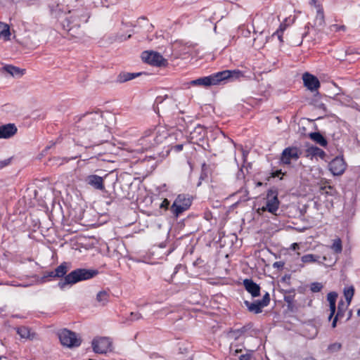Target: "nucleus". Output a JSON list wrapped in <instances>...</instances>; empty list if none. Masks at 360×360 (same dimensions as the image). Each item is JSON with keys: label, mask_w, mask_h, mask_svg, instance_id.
<instances>
[{"label": "nucleus", "mask_w": 360, "mask_h": 360, "mask_svg": "<svg viewBox=\"0 0 360 360\" xmlns=\"http://www.w3.org/2000/svg\"><path fill=\"white\" fill-rule=\"evenodd\" d=\"M155 165H156V164H155H155H152V165H151V167H154V166H155Z\"/></svg>", "instance_id": "obj_55"}, {"label": "nucleus", "mask_w": 360, "mask_h": 360, "mask_svg": "<svg viewBox=\"0 0 360 360\" xmlns=\"http://www.w3.org/2000/svg\"><path fill=\"white\" fill-rule=\"evenodd\" d=\"M302 79L304 86L311 91L317 90L320 86L318 78L309 72L302 75Z\"/></svg>", "instance_id": "obj_13"}, {"label": "nucleus", "mask_w": 360, "mask_h": 360, "mask_svg": "<svg viewBox=\"0 0 360 360\" xmlns=\"http://www.w3.org/2000/svg\"><path fill=\"white\" fill-rule=\"evenodd\" d=\"M281 174H282V172H281V169L276 170V171H275V172L271 173V176L272 177H276V176H278Z\"/></svg>", "instance_id": "obj_48"}, {"label": "nucleus", "mask_w": 360, "mask_h": 360, "mask_svg": "<svg viewBox=\"0 0 360 360\" xmlns=\"http://www.w3.org/2000/svg\"><path fill=\"white\" fill-rule=\"evenodd\" d=\"M342 348V345L340 342H334L328 347V351L330 353H335L339 352Z\"/></svg>", "instance_id": "obj_32"}, {"label": "nucleus", "mask_w": 360, "mask_h": 360, "mask_svg": "<svg viewBox=\"0 0 360 360\" xmlns=\"http://www.w3.org/2000/svg\"><path fill=\"white\" fill-rule=\"evenodd\" d=\"M295 295H288L284 296V301L287 302L288 304H290L293 302Z\"/></svg>", "instance_id": "obj_40"}, {"label": "nucleus", "mask_w": 360, "mask_h": 360, "mask_svg": "<svg viewBox=\"0 0 360 360\" xmlns=\"http://www.w3.org/2000/svg\"><path fill=\"white\" fill-rule=\"evenodd\" d=\"M11 32L8 25L0 22V38L7 41L10 39Z\"/></svg>", "instance_id": "obj_23"}, {"label": "nucleus", "mask_w": 360, "mask_h": 360, "mask_svg": "<svg viewBox=\"0 0 360 360\" xmlns=\"http://www.w3.org/2000/svg\"><path fill=\"white\" fill-rule=\"evenodd\" d=\"M323 261L326 260V257L325 256H324V257H323Z\"/></svg>", "instance_id": "obj_56"}, {"label": "nucleus", "mask_w": 360, "mask_h": 360, "mask_svg": "<svg viewBox=\"0 0 360 360\" xmlns=\"http://www.w3.org/2000/svg\"><path fill=\"white\" fill-rule=\"evenodd\" d=\"M141 73H131V72H121L117 77V81L120 83H124L127 81L131 80L136 77L139 76Z\"/></svg>", "instance_id": "obj_19"}, {"label": "nucleus", "mask_w": 360, "mask_h": 360, "mask_svg": "<svg viewBox=\"0 0 360 360\" xmlns=\"http://www.w3.org/2000/svg\"><path fill=\"white\" fill-rule=\"evenodd\" d=\"M325 19L324 14L322 8H319L317 10L316 15L314 20V27H316L317 28H321L324 26Z\"/></svg>", "instance_id": "obj_22"}, {"label": "nucleus", "mask_w": 360, "mask_h": 360, "mask_svg": "<svg viewBox=\"0 0 360 360\" xmlns=\"http://www.w3.org/2000/svg\"><path fill=\"white\" fill-rule=\"evenodd\" d=\"M347 306H348V305H347H347H345V303H344V306L341 305V311H345V310H346V309H347Z\"/></svg>", "instance_id": "obj_52"}, {"label": "nucleus", "mask_w": 360, "mask_h": 360, "mask_svg": "<svg viewBox=\"0 0 360 360\" xmlns=\"http://www.w3.org/2000/svg\"><path fill=\"white\" fill-rule=\"evenodd\" d=\"M130 37H131V34H129V35L127 36V37H124V39L120 38V40H121V41H122V40H126L127 39H129V38H130Z\"/></svg>", "instance_id": "obj_53"}, {"label": "nucleus", "mask_w": 360, "mask_h": 360, "mask_svg": "<svg viewBox=\"0 0 360 360\" xmlns=\"http://www.w3.org/2000/svg\"><path fill=\"white\" fill-rule=\"evenodd\" d=\"M130 320L131 321H136V320H139L142 318V316L140 313L139 312H131L130 314Z\"/></svg>", "instance_id": "obj_37"}, {"label": "nucleus", "mask_w": 360, "mask_h": 360, "mask_svg": "<svg viewBox=\"0 0 360 360\" xmlns=\"http://www.w3.org/2000/svg\"><path fill=\"white\" fill-rule=\"evenodd\" d=\"M323 288V285L321 283L314 282L311 284L310 290L313 292H319Z\"/></svg>", "instance_id": "obj_34"}, {"label": "nucleus", "mask_w": 360, "mask_h": 360, "mask_svg": "<svg viewBox=\"0 0 360 360\" xmlns=\"http://www.w3.org/2000/svg\"><path fill=\"white\" fill-rule=\"evenodd\" d=\"M243 285L245 290L253 297H258L260 295V287L252 279H245Z\"/></svg>", "instance_id": "obj_15"}, {"label": "nucleus", "mask_w": 360, "mask_h": 360, "mask_svg": "<svg viewBox=\"0 0 360 360\" xmlns=\"http://www.w3.org/2000/svg\"><path fill=\"white\" fill-rule=\"evenodd\" d=\"M328 167L334 176H339L345 172L347 164L342 157L338 156L331 160Z\"/></svg>", "instance_id": "obj_10"}, {"label": "nucleus", "mask_w": 360, "mask_h": 360, "mask_svg": "<svg viewBox=\"0 0 360 360\" xmlns=\"http://www.w3.org/2000/svg\"><path fill=\"white\" fill-rule=\"evenodd\" d=\"M284 265V263L282 262H276L273 266L274 267H276V268H282Z\"/></svg>", "instance_id": "obj_46"}, {"label": "nucleus", "mask_w": 360, "mask_h": 360, "mask_svg": "<svg viewBox=\"0 0 360 360\" xmlns=\"http://www.w3.org/2000/svg\"><path fill=\"white\" fill-rule=\"evenodd\" d=\"M4 70L13 77L22 76L25 70H22L13 65H7L4 67Z\"/></svg>", "instance_id": "obj_20"}, {"label": "nucleus", "mask_w": 360, "mask_h": 360, "mask_svg": "<svg viewBox=\"0 0 360 360\" xmlns=\"http://www.w3.org/2000/svg\"><path fill=\"white\" fill-rule=\"evenodd\" d=\"M204 131L205 129L201 125H198L195 129V132H198L199 134H200L201 132Z\"/></svg>", "instance_id": "obj_44"}, {"label": "nucleus", "mask_w": 360, "mask_h": 360, "mask_svg": "<svg viewBox=\"0 0 360 360\" xmlns=\"http://www.w3.org/2000/svg\"><path fill=\"white\" fill-rule=\"evenodd\" d=\"M68 271V263L63 262L55 269V275H56L57 278H62L66 275Z\"/></svg>", "instance_id": "obj_25"}, {"label": "nucleus", "mask_w": 360, "mask_h": 360, "mask_svg": "<svg viewBox=\"0 0 360 360\" xmlns=\"http://www.w3.org/2000/svg\"><path fill=\"white\" fill-rule=\"evenodd\" d=\"M280 202L278 199V192L276 189H269L266 195V205L263 206L260 210L262 212L268 211L269 212L276 214L278 210Z\"/></svg>", "instance_id": "obj_8"}, {"label": "nucleus", "mask_w": 360, "mask_h": 360, "mask_svg": "<svg viewBox=\"0 0 360 360\" xmlns=\"http://www.w3.org/2000/svg\"><path fill=\"white\" fill-rule=\"evenodd\" d=\"M169 205V201L167 199H164L162 201V202L160 205V207L167 210L168 208Z\"/></svg>", "instance_id": "obj_41"}, {"label": "nucleus", "mask_w": 360, "mask_h": 360, "mask_svg": "<svg viewBox=\"0 0 360 360\" xmlns=\"http://www.w3.org/2000/svg\"><path fill=\"white\" fill-rule=\"evenodd\" d=\"M11 162V159H6L2 161H0V169L8 165Z\"/></svg>", "instance_id": "obj_42"}, {"label": "nucleus", "mask_w": 360, "mask_h": 360, "mask_svg": "<svg viewBox=\"0 0 360 360\" xmlns=\"http://www.w3.org/2000/svg\"><path fill=\"white\" fill-rule=\"evenodd\" d=\"M291 248H292V250H296V249H297V248H299V244H298V243H292V244L291 245Z\"/></svg>", "instance_id": "obj_49"}, {"label": "nucleus", "mask_w": 360, "mask_h": 360, "mask_svg": "<svg viewBox=\"0 0 360 360\" xmlns=\"http://www.w3.org/2000/svg\"><path fill=\"white\" fill-rule=\"evenodd\" d=\"M52 160L56 161V164L63 165L64 162H67L68 161V159L66 158H53L52 159Z\"/></svg>", "instance_id": "obj_39"}, {"label": "nucleus", "mask_w": 360, "mask_h": 360, "mask_svg": "<svg viewBox=\"0 0 360 360\" xmlns=\"http://www.w3.org/2000/svg\"><path fill=\"white\" fill-rule=\"evenodd\" d=\"M109 294L105 290L100 291L96 295V300L101 306H105L109 302Z\"/></svg>", "instance_id": "obj_24"}, {"label": "nucleus", "mask_w": 360, "mask_h": 360, "mask_svg": "<svg viewBox=\"0 0 360 360\" xmlns=\"http://www.w3.org/2000/svg\"><path fill=\"white\" fill-rule=\"evenodd\" d=\"M191 203L192 200L188 195L179 194L172 205L171 211L175 217H178L191 207Z\"/></svg>", "instance_id": "obj_6"}, {"label": "nucleus", "mask_w": 360, "mask_h": 360, "mask_svg": "<svg viewBox=\"0 0 360 360\" xmlns=\"http://www.w3.org/2000/svg\"><path fill=\"white\" fill-rule=\"evenodd\" d=\"M248 36V32H245V37Z\"/></svg>", "instance_id": "obj_59"}, {"label": "nucleus", "mask_w": 360, "mask_h": 360, "mask_svg": "<svg viewBox=\"0 0 360 360\" xmlns=\"http://www.w3.org/2000/svg\"><path fill=\"white\" fill-rule=\"evenodd\" d=\"M182 148H183V146L182 145H176L175 146V149H176V151H180V150H182Z\"/></svg>", "instance_id": "obj_50"}, {"label": "nucleus", "mask_w": 360, "mask_h": 360, "mask_svg": "<svg viewBox=\"0 0 360 360\" xmlns=\"http://www.w3.org/2000/svg\"><path fill=\"white\" fill-rule=\"evenodd\" d=\"M299 158L300 153L297 147H288L283 150L280 160L283 165H290L292 160H297Z\"/></svg>", "instance_id": "obj_11"}, {"label": "nucleus", "mask_w": 360, "mask_h": 360, "mask_svg": "<svg viewBox=\"0 0 360 360\" xmlns=\"http://www.w3.org/2000/svg\"><path fill=\"white\" fill-rule=\"evenodd\" d=\"M248 34H250V30H248L247 31Z\"/></svg>", "instance_id": "obj_57"}, {"label": "nucleus", "mask_w": 360, "mask_h": 360, "mask_svg": "<svg viewBox=\"0 0 360 360\" xmlns=\"http://www.w3.org/2000/svg\"><path fill=\"white\" fill-rule=\"evenodd\" d=\"M357 314H358L359 316H360V309L358 310Z\"/></svg>", "instance_id": "obj_54"}, {"label": "nucleus", "mask_w": 360, "mask_h": 360, "mask_svg": "<svg viewBox=\"0 0 360 360\" xmlns=\"http://www.w3.org/2000/svg\"><path fill=\"white\" fill-rule=\"evenodd\" d=\"M60 343L67 347H76L81 345V339L77 335L70 330L63 328L58 332Z\"/></svg>", "instance_id": "obj_5"}, {"label": "nucleus", "mask_w": 360, "mask_h": 360, "mask_svg": "<svg viewBox=\"0 0 360 360\" xmlns=\"http://www.w3.org/2000/svg\"><path fill=\"white\" fill-rule=\"evenodd\" d=\"M91 346L95 353L105 354L111 350L112 342L109 338H96L92 340Z\"/></svg>", "instance_id": "obj_9"}, {"label": "nucleus", "mask_w": 360, "mask_h": 360, "mask_svg": "<svg viewBox=\"0 0 360 360\" xmlns=\"http://www.w3.org/2000/svg\"><path fill=\"white\" fill-rule=\"evenodd\" d=\"M337 298H338V293L335 292H330L327 295V300L329 302V307H330V315L328 316V320H330L335 313Z\"/></svg>", "instance_id": "obj_16"}, {"label": "nucleus", "mask_w": 360, "mask_h": 360, "mask_svg": "<svg viewBox=\"0 0 360 360\" xmlns=\"http://www.w3.org/2000/svg\"><path fill=\"white\" fill-rule=\"evenodd\" d=\"M57 278L56 275H55V270L46 272L43 276V279H47L48 281H50L49 278Z\"/></svg>", "instance_id": "obj_36"}, {"label": "nucleus", "mask_w": 360, "mask_h": 360, "mask_svg": "<svg viewBox=\"0 0 360 360\" xmlns=\"http://www.w3.org/2000/svg\"><path fill=\"white\" fill-rule=\"evenodd\" d=\"M17 333L22 338H31L30 330L28 327L20 326L17 328Z\"/></svg>", "instance_id": "obj_28"}, {"label": "nucleus", "mask_w": 360, "mask_h": 360, "mask_svg": "<svg viewBox=\"0 0 360 360\" xmlns=\"http://www.w3.org/2000/svg\"><path fill=\"white\" fill-rule=\"evenodd\" d=\"M142 60L151 65L156 67L166 66L167 61L158 52L153 51H145L141 53Z\"/></svg>", "instance_id": "obj_7"}, {"label": "nucleus", "mask_w": 360, "mask_h": 360, "mask_svg": "<svg viewBox=\"0 0 360 360\" xmlns=\"http://www.w3.org/2000/svg\"><path fill=\"white\" fill-rule=\"evenodd\" d=\"M341 305L344 306V301L340 300L338 306V311L332 321V327L334 328L337 326V321L339 319H342L345 315V311H341Z\"/></svg>", "instance_id": "obj_27"}, {"label": "nucleus", "mask_w": 360, "mask_h": 360, "mask_svg": "<svg viewBox=\"0 0 360 360\" xmlns=\"http://www.w3.org/2000/svg\"><path fill=\"white\" fill-rule=\"evenodd\" d=\"M244 304L250 312H252L256 314L261 313L262 311V308L264 307L258 300L253 302L245 300Z\"/></svg>", "instance_id": "obj_17"}, {"label": "nucleus", "mask_w": 360, "mask_h": 360, "mask_svg": "<svg viewBox=\"0 0 360 360\" xmlns=\"http://www.w3.org/2000/svg\"><path fill=\"white\" fill-rule=\"evenodd\" d=\"M329 30L331 32H345L346 31V27L343 25H340L337 24L331 25L329 27Z\"/></svg>", "instance_id": "obj_33"}, {"label": "nucleus", "mask_w": 360, "mask_h": 360, "mask_svg": "<svg viewBox=\"0 0 360 360\" xmlns=\"http://www.w3.org/2000/svg\"><path fill=\"white\" fill-rule=\"evenodd\" d=\"M309 137L321 146L326 147L328 144L327 140L319 132L310 133Z\"/></svg>", "instance_id": "obj_21"}, {"label": "nucleus", "mask_w": 360, "mask_h": 360, "mask_svg": "<svg viewBox=\"0 0 360 360\" xmlns=\"http://www.w3.org/2000/svg\"><path fill=\"white\" fill-rule=\"evenodd\" d=\"M263 34V32H259V36L254 39V45L257 48H261L263 46V44L264 43L263 40L260 41L259 44H257V41L259 39V37H261Z\"/></svg>", "instance_id": "obj_38"}, {"label": "nucleus", "mask_w": 360, "mask_h": 360, "mask_svg": "<svg viewBox=\"0 0 360 360\" xmlns=\"http://www.w3.org/2000/svg\"><path fill=\"white\" fill-rule=\"evenodd\" d=\"M244 77V73L239 70H223L207 77H200L191 81L193 86H210L218 85L222 82H233Z\"/></svg>", "instance_id": "obj_3"}, {"label": "nucleus", "mask_w": 360, "mask_h": 360, "mask_svg": "<svg viewBox=\"0 0 360 360\" xmlns=\"http://www.w3.org/2000/svg\"><path fill=\"white\" fill-rule=\"evenodd\" d=\"M319 108H321V109H323V110H326V106L323 103H321L319 105Z\"/></svg>", "instance_id": "obj_51"}, {"label": "nucleus", "mask_w": 360, "mask_h": 360, "mask_svg": "<svg viewBox=\"0 0 360 360\" xmlns=\"http://www.w3.org/2000/svg\"><path fill=\"white\" fill-rule=\"evenodd\" d=\"M319 256L313 255V254H307L304 255L302 257L301 260L303 263H314L318 262L319 264H323V262H319Z\"/></svg>", "instance_id": "obj_26"}, {"label": "nucleus", "mask_w": 360, "mask_h": 360, "mask_svg": "<svg viewBox=\"0 0 360 360\" xmlns=\"http://www.w3.org/2000/svg\"><path fill=\"white\" fill-rule=\"evenodd\" d=\"M264 307H266L269 305L270 302V295L268 292H266L263 296L262 300H258Z\"/></svg>", "instance_id": "obj_35"}, {"label": "nucleus", "mask_w": 360, "mask_h": 360, "mask_svg": "<svg viewBox=\"0 0 360 360\" xmlns=\"http://www.w3.org/2000/svg\"><path fill=\"white\" fill-rule=\"evenodd\" d=\"M85 182L94 189L103 191L105 189L104 178L96 174L88 175Z\"/></svg>", "instance_id": "obj_12"}, {"label": "nucleus", "mask_w": 360, "mask_h": 360, "mask_svg": "<svg viewBox=\"0 0 360 360\" xmlns=\"http://www.w3.org/2000/svg\"><path fill=\"white\" fill-rule=\"evenodd\" d=\"M18 129L14 124L0 126V139H9L17 133Z\"/></svg>", "instance_id": "obj_14"}, {"label": "nucleus", "mask_w": 360, "mask_h": 360, "mask_svg": "<svg viewBox=\"0 0 360 360\" xmlns=\"http://www.w3.org/2000/svg\"><path fill=\"white\" fill-rule=\"evenodd\" d=\"M98 274L96 270L77 269L66 275L60 280L58 285L60 288H64L67 285H73L78 282L92 278Z\"/></svg>", "instance_id": "obj_4"}, {"label": "nucleus", "mask_w": 360, "mask_h": 360, "mask_svg": "<svg viewBox=\"0 0 360 360\" xmlns=\"http://www.w3.org/2000/svg\"><path fill=\"white\" fill-rule=\"evenodd\" d=\"M168 136L167 130L162 127L157 126L153 129L146 130L142 136L138 140L135 151L142 153L162 143Z\"/></svg>", "instance_id": "obj_2"}, {"label": "nucleus", "mask_w": 360, "mask_h": 360, "mask_svg": "<svg viewBox=\"0 0 360 360\" xmlns=\"http://www.w3.org/2000/svg\"><path fill=\"white\" fill-rule=\"evenodd\" d=\"M331 249L336 254H340L342 252V240L340 238H338L333 240V243L331 245Z\"/></svg>", "instance_id": "obj_29"}, {"label": "nucleus", "mask_w": 360, "mask_h": 360, "mask_svg": "<svg viewBox=\"0 0 360 360\" xmlns=\"http://www.w3.org/2000/svg\"><path fill=\"white\" fill-rule=\"evenodd\" d=\"M77 127L79 130L77 143L86 148L99 146L110 137V131L103 122L102 113L98 112L82 115Z\"/></svg>", "instance_id": "obj_1"}, {"label": "nucleus", "mask_w": 360, "mask_h": 360, "mask_svg": "<svg viewBox=\"0 0 360 360\" xmlns=\"http://www.w3.org/2000/svg\"><path fill=\"white\" fill-rule=\"evenodd\" d=\"M248 36V32H245V37Z\"/></svg>", "instance_id": "obj_58"}, {"label": "nucleus", "mask_w": 360, "mask_h": 360, "mask_svg": "<svg viewBox=\"0 0 360 360\" xmlns=\"http://www.w3.org/2000/svg\"><path fill=\"white\" fill-rule=\"evenodd\" d=\"M287 25L284 23H281L280 25L279 28L272 34V37L274 36H277L278 39L281 42H283V33L284 30L286 29Z\"/></svg>", "instance_id": "obj_31"}, {"label": "nucleus", "mask_w": 360, "mask_h": 360, "mask_svg": "<svg viewBox=\"0 0 360 360\" xmlns=\"http://www.w3.org/2000/svg\"><path fill=\"white\" fill-rule=\"evenodd\" d=\"M307 157H311V158L314 157H319L321 158H323L326 155L325 152L318 148L317 146H310L306 150Z\"/></svg>", "instance_id": "obj_18"}, {"label": "nucleus", "mask_w": 360, "mask_h": 360, "mask_svg": "<svg viewBox=\"0 0 360 360\" xmlns=\"http://www.w3.org/2000/svg\"><path fill=\"white\" fill-rule=\"evenodd\" d=\"M310 4L317 7L318 9L321 8L320 4L318 2V0H310Z\"/></svg>", "instance_id": "obj_47"}, {"label": "nucleus", "mask_w": 360, "mask_h": 360, "mask_svg": "<svg viewBox=\"0 0 360 360\" xmlns=\"http://www.w3.org/2000/svg\"><path fill=\"white\" fill-rule=\"evenodd\" d=\"M354 288H353V286H351V287L344 290V295L347 300V305H349V304L352 301V299L354 296Z\"/></svg>", "instance_id": "obj_30"}, {"label": "nucleus", "mask_w": 360, "mask_h": 360, "mask_svg": "<svg viewBox=\"0 0 360 360\" xmlns=\"http://www.w3.org/2000/svg\"><path fill=\"white\" fill-rule=\"evenodd\" d=\"M155 160V158L153 155L146 156L145 158L142 160L143 162L145 161H154Z\"/></svg>", "instance_id": "obj_45"}, {"label": "nucleus", "mask_w": 360, "mask_h": 360, "mask_svg": "<svg viewBox=\"0 0 360 360\" xmlns=\"http://www.w3.org/2000/svg\"><path fill=\"white\" fill-rule=\"evenodd\" d=\"M251 359H252V356H251V354H243L240 357V360H251Z\"/></svg>", "instance_id": "obj_43"}]
</instances>
